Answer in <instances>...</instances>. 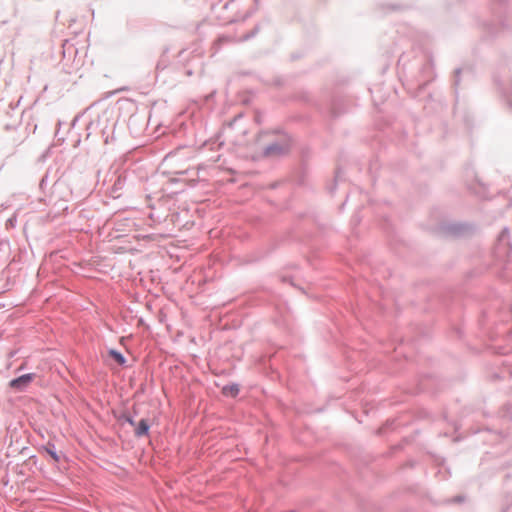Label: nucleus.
I'll return each instance as SVG.
<instances>
[{"mask_svg":"<svg viewBox=\"0 0 512 512\" xmlns=\"http://www.w3.org/2000/svg\"><path fill=\"white\" fill-rule=\"evenodd\" d=\"M34 379V374L29 373L22 375L16 379H13L10 381L9 386L16 390H23L25 387H27L32 380Z\"/></svg>","mask_w":512,"mask_h":512,"instance_id":"1","label":"nucleus"},{"mask_svg":"<svg viewBox=\"0 0 512 512\" xmlns=\"http://www.w3.org/2000/svg\"><path fill=\"white\" fill-rule=\"evenodd\" d=\"M148 430H149V425L147 423L146 420L142 419L136 429H135V433L137 436H143V435H146L148 433Z\"/></svg>","mask_w":512,"mask_h":512,"instance_id":"2","label":"nucleus"},{"mask_svg":"<svg viewBox=\"0 0 512 512\" xmlns=\"http://www.w3.org/2000/svg\"><path fill=\"white\" fill-rule=\"evenodd\" d=\"M239 392V388L236 386V385H232V386H225L223 388V393L225 395H230V396H236Z\"/></svg>","mask_w":512,"mask_h":512,"instance_id":"3","label":"nucleus"},{"mask_svg":"<svg viewBox=\"0 0 512 512\" xmlns=\"http://www.w3.org/2000/svg\"><path fill=\"white\" fill-rule=\"evenodd\" d=\"M110 356L120 365L125 363V358L123 355L115 350L110 351Z\"/></svg>","mask_w":512,"mask_h":512,"instance_id":"4","label":"nucleus"},{"mask_svg":"<svg viewBox=\"0 0 512 512\" xmlns=\"http://www.w3.org/2000/svg\"><path fill=\"white\" fill-rule=\"evenodd\" d=\"M50 454H51V456H52L56 461L58 460V458H57V456H56V454H55L54 452H50Z\"/></svg>","mask_w":512,"mask_h":512,"instance_id":"5","label":"nucleus"}]
</instances>
